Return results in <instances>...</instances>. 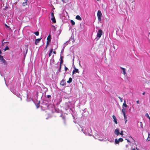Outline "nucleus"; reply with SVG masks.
Instances as JSON below:
<instances>
[{"label":"nucleus","instance_id":"f8f14e48","mask_svg":"<svg viewBox=\"0 0 150 150\" xmlns=\"http://www.w3.org/2000/svg\"><path fill=\"white\" fill-rule=\"evenodd\" d=\"M25 55L27 54L28 50V45H25Z\"/></svg>","mask_w":150,"mask_h":150},{"label":"nucleus","instance_id":"6ab92c4d","mask_svg":"<svg viewBox=\"0 0 150 150\" xmlns=\"http://www.w3.org/2000/svg\"><path fill=\"white\" fill-rule=\"evenodd\" d=\"M53 49H51L50 52H49V57H50L51 55V54H52V52H53Z\"/></svg>","mask_w":150,"mask_h":150},{"label":"nucleus","instance_id":"b1692460","mask_svg":"<svg viewBox=\"0 0 150 150\" xmlns=\"http://www.w3.org/2000/svg\"><path fill=\"white\" fill-rule=\"evenodd\" d=\"M52 12L51 13V17L52 18L54 17V11L53 10H52Z\"/></svg>","mask_w":150,"mask_h":150},{"label":"nucleus","instance_id":"f3484780","mask_svg":"<svg viewBox=\"0 0 150 150\" xmlns=\"http://www.w3.org/2000/svg\"><path fill=\"white\" fill-rule=\"evenodd\" d=\"M51 20L54 23H56V21L54 17H52L51 18Z\"/></svg>","mask_w":150,"mask_h":150},{"label":"nucleus","instance_id":"cd10ccee","mask_svg":"<svg viewBox=\"0 0 150 150\" xmlns=\"http://www.w3.org/2000/svg\"><path fill=\"white\" fill-rule=\"evenodd\" d=\"M145 116L147 117H148L149 119H150V117H149V114H148V113H146L145 115Z\"/></svg>","mask_w":150,"mask_h":150},{"label":"nucleus","instance_id":"72a5a7b5","mask_svg":"<svg viewBox=\"0 0 150 150\" xmlns=\"http://www.w3.org/2000/svg\"><path fill=\"white\" fill-rule=\"evenodd\" d=\"M61 65L62 64H60L59 65V71L60 72L61 71Z\"/></svg>","mask_w":150,"mask_h":150},{"label":"nucleus","instance_id":"f704fd0d","mask_svg":"<svg viewBox=\"0 0 150 150\" xmlns=\"http://www.w3.org/2000/svg\"><path fill=\"white\" fill-rule=\"evenodd\" d=\"M49 44V43L47 44V43H46V46L45 48V49H46L47 48Z\"/></svg>","mask_w":150,"mask_h":150},{"label":"nucleus","instance_id":"7ed1b4c3","mask_svg":"<svg viewBox=\"0 0 150 150\" xmlns=\"http://www.w3.org/2000/svg\"><path fill=\"white\" fill-rule=\"evenodd\" d=\"M60 84L62 86H66V83L65 80L63 79L61 81Z\"/></svg>","mask_w":150,"mask_h":150},{"label":"nucleus","instance_id":"7c9ffc66","mask_svg":"<svg viewBox=\"0 0 150 150\" xmlns=\"http://www.w3.org/2000/svg\"><path fill=\"white\" fill-rule=\"evenodd\" d=\"M118 98L120 99V102H122V99L120 97H119Z\"/></svg>","mask_w":150,"mask_h":150},{"label":"nucleus","instance_id":"1a4fd4ad","mask_svg":"<svg viewBox=\"0 0 150 150\" xmlns=\"http://www.w3.org/2000/svg\"><path fill=\"white\" fill-rule=\"evenodd\" d=\"M41 38H38V39H36L35 40V44L37 45V44L40 41V40H41Z\"/></svg>","mask_w":150,"mask_h":150},{"label":"nucleus","instance_id":"0eeeda50","mask_svg":"<svg viewBox=\"0 0 150 150\" xmlns=\"http://www.w3.org/2000/svg\"><path fill=\"white\" fill-rule=\"evenodd\" d=\"M0 60L3 63H5L6 62V60L4 59L3 56L0 55Z\"/></svg>","mask_w":150,"mask_h":150},{"label":"nucleus","instance_id":"a19ab883","mask_svg":"<svg viewBox=\"0 0 150 150\" xmlns=\"http://www.w3.org/2000/svg\"><path fill=\"white\" fill-rule=\"evenodd\" d=\"M136 102H137V104H139V100H138Z\"/></svg>","mask_w":150,"mask_h":150},{"label":"nucleus","instance_id":"2eb2a0df","mask_svg":"<svg viewBox=\"0 0 150 150\" xmlns=\"http://www.w3.org/2000/svg\"><path fill=\"white\" fill-rule=\"evenodd\" d=\"M126 109L125 108H122V112L123 113V115L126 114L125 112H126Z\"/></svg>","mask_w":150,"mask_h":150},{"label":"nucleus","instance_id":"dca6fc26","mask_svg":"<svg viewBox=\"0 0 150 150\" xmlns=\"http://www.w3.org/2000/svg\"><path fill=\"white\" fill-rule=\"evenodd\" d=\"M28 2V0H26L25 2H24L22 3V5L23 6H25L27 5V3Z\"/></svg>","mask_w":150,"mask_h":150},{"label":"nucleus","instance_id":"39448f33","mask_svg":"<svg viewBox=\"0 0 150 150\" xmlns=\"http://www.w3.org/2000/svg\"><path fill=\"white\" fill-rule=\"evenodd\" d=\"M76 73H79V70L75 68V67L74 68V69L73 70L72 72L73 74H76Z\"/></svg>","mask_w":150,"mask_h":150},{"label":"nucleus","instance_id":"58836bf2","mask_svg":"<svg viewBox=\"0 0 150 150\" xmlns=\"http://www.w3.org/2000/svg\"><path fill=\"white\" fill-rule=\"evenodd\" d=\"M127 141V142H129V143H130V141H129V140L127 139H125Z\"/></svg>","mask_w":150,"mask_h":150},{"label":"nucleus","instance_id":"c03bdc74","mask_svg":"<svg viewBox=\"0 0 150 150\" xmlns=\"http://www.w3.org/2000/svg\"><path fill=\"white\" fill-rule=\"evenodd\" d=\"M1 50H0V54H1Z\"/></svg>","mask_w":150,"mask_h":150},{"label":"nucleus","instance_id":"49530a36","mask_svg":"<svg viewBox=\"0 0 150 150\" xmlns=\"http://www.w3.org/2000/svg\"><path fill=\"white\" fill-rule=\"evenodd\" d=\"M132 150H136L135 149H132Z\"/></svg>","mask_w":150,"mask_h":150},{"label":"nucleus","instance_id":"c9c22d12","mask_svg":"<svg viewBox=\"0 0 150 150\" xmlns=\"http://www.w3.org/2000/svg\"><path fill=\"white\" fill-rule=\"evenodd\" d=\"M51 96L50 95H47L46 96L47 98H51Z\"/></svg>","mask_w":150,"mask_h":150},{"label":"nucleus","instance_id":"79ce46f5","mask_svg":"<svg viewBox=\"0 0 150 150\" xmlns=\"http://www.w3.org/2000/svg\"><path fill=\"white\" fill-rule=\"evenodd\" d=\"M5 26L7 27V28H9V27L6 24H5Z\"/></svg>","mask_w":150,"mask_h":150},{"label":"nucleus","instance_id":"c85d7f7f","mask_svg":"<svg viewBox=\"0 0 150 150\" xmlns=\"http://www.w3.org/2000/svg\"><path fill=\"white\" fill-rule=\"evenodd\" d=\"M139 123L140 124V127H141L142 128H143V124H142V122H139Z\"/></svg>","mask_w":150,"mask_h":150},{"label":"nucleus","instance_id":"e433bc0d","mask_svg":"<svg viewBox=\"0 0 150 150\" xmlns=\"http://www.w3.org/2000/svg\"><path fill=\"white\" fill-rule=\"evenodd\" d=\"M64 69H65V71H67V70L68 69L67 67L65 66L64 67Z\"/></svg>","mask_w":150,"mask_h":150},{"label":"nucleus","instance_id":"9b49d317","mask_svg":"<svg viewBox=\"0 0 150 150\" xmlns=\"http://www.w3.org/2000/svg\"><path fill=\"white\" fill-rule=\"evenodd\" d=\"M127 106V105L126 104V101L125 100H124V103H123L122 105V108H126Z\"/></svg>","mask_w":150,"mask_h":150},{"label":"nucleus","instance_id":"9d476101","mask_svg":"<svg viewBox=\"0 0 150 150\" xmlns=\"http://www.w3.org/2000/svg\"><path fill=\"white\" fill-rule=\"evenodd\" d=\"M115 134L116 135H117V136H118L119 134L120 133L119 130V129H115Z\"/></svg>","mask_w":150,"mask_h":150},{"label":"nucleus","instance_id":"37998d69","mask_svg":"<svg viewBox=\"0 0 150 150\" xmlns=\"http://www.w3.org/2000/svg\"><path fill=\"white\" fill-rule=\"evenodd\" d=\"M145 92H144L143 93V95H144L145 94Z\"/></svg>","mask_w":150,"mask_h":150},{"label":"nucleus","instance_id":"6e6552de","mask_svg":"<svg viewBox=\"0 0 150 150\" xmlns=\"http://www.w3.org/2000/svg\"><path fill=\"white\" fill-rule=\"evenodd\" d=\"M112 117L114 119V120H113L114 122H115V123L116 124H117V119H116L115 116L114 115H113Z\"/></svg>","mask_w":150,"mask_h":150},{"label":"nucleus","instance_id":"ea45409f","mask_svg":"<svg viewBox=\"0 0 150 150\" xmlns=\"http://www.w3.org/2000/svg\"><path fill=\"white\" fill-rule=\"evenodd\" d=\"M53 52V53L54 54H56V51H53L52 52Z\"/></svg>","mask_w":150,"mask_h":150},{"label":"nucleus","instance_id":"f257e3e1","mask_svg":"<svg viewBox=\"0 0 150 150\" xmlns=\"http://www.w3.org/2000/svg\"><path fill=\"white\" fill-rule=\"evenodd\" d=\"M97 15L98 21H101V18L102 16V14L101 11L100 10H98V11Z\"/></svg>","mask_w":150,"mask_h":150},{"label":"nucleus","instance_id":"5701e85b","mask_svg":"<svg viewBox=\"0 0 150 150\" xmlns=\"http://www.w3.org/2000/svg\"><path fill=\"white\" fill-rule=\"evenodd\" d=\"M9 50V47H8V46H6L5 48V49H4V51H6V50Z\"/></svg>","mask_w":150,"mask_h":150},{"label":"nucleus","instance_id":"a878e982","mask_svg":"<svg viewBox=\"0 0 150 150\" xmlns=\"http://www.w3.org/2000/svg\"><path fill=\"white\" fill-rule=\"evenodd\" d=\"M119 142H122L123 141V139L122 138H120L118 139Z\"/></svg>","mask_w":150,"mask_h":150},{"label":"nucleus","instance_id":"4c0bfd02","mask_svg":"<svg viewBox=\"0 0 150 150\" xmlns=\"http://www.w3.org/2000/svg\"><path fill=\"white\" fill-rule=\"evenodd\" d=\"M39 106H40L39 104H38L36 106L37 108H38L39 107Z\"/></svg>","mask_w":150,"mask_h":150},{"label":"nucleus","instance_id":"20e7f679","mask_svg":"<svg viewBox=\"0 0 150 150\" xmlns=\"http://www.w3.org/2000/svg\"><path fill=\"white\" fill-rule=\"evenodd\" d=\"M51 35H49L47 38V43H49L51 41Z\"/></svg>","mask_w":150,"mask_h":150},{"label":"nucleus","instance_id":"2f4dec72","mask_svg":"<svg viewBox=\"0 0 150 150\" xmlns=\"http://www.w3.org/2000/svg\"><path fill=\"white\" fill-rule=\"evenodd\" d=\"M123 116H124V118L125 120H127V117L126 116V114H124Z\"/></svg>","mask_w":150,"mask_h":150},{"label":"nucleus","instance_id":"ddd939ff","mask_svg":"<svg viewBox=\"0 0 150 150\" xmlns=\"http://www.w3.org/2000/svg\"><path fill=\"white\" fill-rule=\"evenodd\" d=\"M76 18L78 20L81 21L82 20L81 18L79 15H77L76 17Z\"/></svg>","mask_w":150,"mask_h":150},{"label":"nucleus","instance_id":"a211bd4d","mask_svg":"<svg viewBox=\"0 0 150 150\" xmlns=\"http://www.w3.org/2000/svg\"><path fill=\"white\" fill-rule=\"evenodd\" d=\"M62 119L63 120V123L64 125H66V122L65 119L64 117H62Z\"/></svg>","mask_w":150,"mask_h":150},{"label":"nucleus","instance_id":"393cba45","mask_svg":"<svg viewBox=\"0 0 150 150\" xmlns=\"http://www.w3.org/2000/svg\"><path fill=\"white\" fill-rule=\"evenodd\" d=\"M147 141L150 140V134H148V136L147 139Z\"/></svg>","mask_w":150,"mask_h":150},{"label":"nucleus","instance_id":"c756f323","mask_svg":"<svg viewBox=\"0 0 150 150\" xmlns=\"http://www.w3.org/2000/svg\"><path fill=\"white\" fill-rule=\"evenodd\" d=\"M63 3H67L68 2V0H62Z\"/></svg>","mask_w":150,"mask_h":150},{"label":"nucleus","instance_id":"de8ad7c7","mask_svg":"<svg viewBox=\"0 0 150 150\" xmlns=\"http://www.w3.org/2000/svg\"><path fill=\"white\" fill-rule=\"evenodd\" d=\"M98 1H99L100 0H97Z\"/></svg>","mask_w":150,"mask_h":150},{"label":"nucleus","instance_id":"473e14b6","mask_svg":"<svg viewBox=\"0 0 150 150\" xmlns=\"http://www.w3.org/2000/svg\"><path fill=\"white\" fill-rule=\"evenodd\" d=\"M120 133V134L121 135H123V131L122 130L121 131Z\"/></svg>","mask_w":150,"mask_h":150},{"label":"nucleus","instance_id":"412c9836","mask_svg":"<svg viewBox=\"0 0 150 150\" xmlns=\"http://www.w3.org/2000/svg\"><path fill=\"white\" fill-rule=\"evenodd\" d=\"M71 25H75V23L74 22V21L72 20H71Z\"/></svg>","mask_w":150,"mask_h":150},{"label":"nucleus","instance_id":"8fccbe9b","mask_svg":"<svg viewBox=\"0 0 150 150\" xmlns=\"http://www.w3.org/2000/svg\"><path fill=\"white\" fill-rule=\"evenodd\" d=\"M126 146H127V145H126Z\"/></svg>","mask_w":150,"mask_h":150},{"label":"nucleus","instance_id":"4be33fe9","mask_svg":"<svg viewBox=\"0 0 150 150\" xmlns=\"http://www.w3.org/2000/svg\"><path fill=\"white\" fill-rule=\"evenodd\" d=\"M115 142L116 144H118L119 143V142L118 140V139H115Z\"/></svg>","mask_w":150,"mask_h":150},{"label":"nucleus","instance_id":"bb28decb","mask_svg":"<svg viewBox=\"0 0 150 150\" xmlns=\"http://www.w3.org/2000/svg\"><path fill=\"white\" fill-rule=\"evenodd\" d=\"M34 33L37 36H38L39 35V32L38 31L35 32Z\"/></svg>","mask_w":150,"mask_h":150},{"label":"nucleus","instance_id":"09e8293b","mask_svg":"<svg viewBox=\"0 0 150 150\" xmlns=\"http://www.w3.org/2000/svg\"><path fill=\"white\" fill-rule=\"evenodd\" d=\"M149 120L150 121V119H149Z\"/></svg>","mask_w":150,"mask_h":150},{"label":"nucleus","instance_id":"aec40b11","mask_svg":"<svg viewBox=\"0 0 150 150\" xmlns=\"http://www.w3.org/2000/svg\"><path fill=\"white\" fill-rule=\"evenodd\" d=\"M72 79L71 78H69L68 81H67V82L68 83H70L72 82Z\"/></svg>","mask_w":150,"mask_h":150},{"label":"nucleus","instance_id":"423d86ee","mask_svg":"<svg viewBox=\"0 0 150 150\" xmlns=\"http://www.w3.org/2000/svg\"><path fill=\"white\" fill-rule=\"evenodd\" d=\"M120 68L122 70V73L124 75H125V74H126V72L125 69L121 67H120Z\"/></svg>","mask_w":150,"mask_h":150},{"label":"nucleus","instance_id":"f03ea898","mask_svg":"<svg viewBox=\"0 0 150 150\" xmlns=\"http://www.w3.org/2000/svg\"><path fill=\"white\" fill-rule=\"evenodd\" d=\"M103 33V31L102 30H99L97 33V37L98 38H100Z\"/></svg>","mask_w":150,"mask_h":150},{"label":"nucleus","instance_id":"a18cd8bd","mask_svg":"<svg viewBox=\"0 0 150 150\" xmlns=\"http://www.w3.org/2000/svg\"><path fill=\"white\" fill-rule=\"evenodd\" d=\"M125 120V123H126V122H127V120Z\"/></svg>","mask_w":150,"mask_h":150},{"label":"nucleus","instance_id":"4468645a","mask_svg":"<svg viewBox=\"0 0 150 150\" xmlns=\"http://www.w3.org/2000/svg\"><path fill=\"white\" fill-rule=\"evenodd\" d=\"M63 56H61L60 57V64H62V63L63 62Z\"/></svg>","mask_w":150,"mask_h":150}]
</instances>
